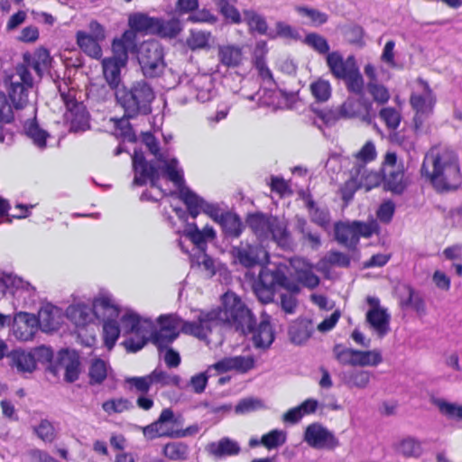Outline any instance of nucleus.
Masks as SVG:
<instances>
[{"instance_id": "nucleus-1", "label": "nucleus", "mask_w": 462, "mask_h": 462, "mask_svg": "<svg viewBox=\"0 0 462 462\" xmlns=\"http://www.w3.org/2000/svg\"><path fill=\"white\" fill-rule=\"evenodd\" d=\"M420 171L439 193L457 190L462 183L458 158L448 148H431L424 157Z\"/></svg>"}, {"instance_id": "nucleus-2", "label": "nucleus", "mask_w": 462, "mask_h": 462, "mask_svg": "<svg viewBox=\"0 0 462 462\" xmlns=\"http://www.w3.org/2000/svg\"><path fill=\"white\" fill-rule=\"evenodd\" d=\"M200 321L204 323L198 336L208 337L214 327L226 324L236 331L246 335V329H252L255 317L245 302L234 292H226L222 298V306L208 311L200 310Z\"/></svg>"}, {"instance_id": "nucleus-3", "label": "nucleus", "mask_w": 462, "mask_h": 462, "mask_svg": "<svg viewBox=\"0 0 462 462\" xmlns=\"http://www.w3.org/2000/svg\"><path fill=\"white\" fill-rule=\"evenodd\" d=\"M116 104L124 110L125 117L136 118L152 113V103L155 98L152 87L143 79L128 86L122 85L115 92Z\"/></svg>"}, {"instance_id": "nucleus-4", "label": "nucleus", "mask_w": 462, "mask_h": 462, "mask_svg": "<svg viewBox=\"0 0 462 462\" xmlns=\"http://www.w3.org/2000/svg\"><path fill=\"white\" fill-rule=\"evenodd\" d=\"M245 223L261 241H273L282 248H289L292 240L287 224L276 216L263 212L249 213Z\"/></svg>"}, {"instance_id": "nucleus-5", "label": "nucleus", "mask_w": 462, "mask_h": 462, "mask_svg": "<svg viewBox=\"0 0 462 462\" xmlns=\"http://www.w3.org/2000/svg\"><path fill=\"white\" fill-rule=\"evenodd\" d=\"M5 85L8 97L15 109H22L29 103V90L32 88L33 79L24 66H16L15 73L5 78Z\"/></svg>"}, {"instance_id": "nucleus-6", "label": "nucleus", "mask_w": 462, "mask_h": 462, "mask_svg": "<svg viewBox=\"0 0 462 462\" xmlns=\"http://www.w3.org/2000/svg\"><path fill=\"white\" fill-rule=\"evenodd\" d=\"M163 49L157 41L143 42L138 49V62L145 78L160 77L165 69Z\"/></svg>"}, {"instance_id": "nucleus-7", "label": "nucleus", "mask_w": 462, "mask_h": 462, "mask_svg": "<svg viewBox=\"0 0 462 462\" xmlns=\"http://www.w3.org/2000/svg\"><path fill=\"white\" fill-rule=\"evenodd\" d=\"M176 421L173 411L170 408L163 409L159 418L152 423L143 427V436L149 439L157 438H172L179 439L188 436L186 430H174L172 424Z\"/></svg>"}, {"instance_id": "nucleus-8", "label": "nucleus", "mask_w": 462, "mask_h": 462, "mask_svg": "<svg viewBox=\"0 0 462 462\" xmlns=\"http://www.w3.org/2000/svg\"><path fill=\"white\" fill-rule=\"evenodd\" d=\"M132 161L134 172L132 185L143 186L150 182L152 187L157 188L161 175L160 169L156 163L153 161L148 162L140 149H134Z\"/></svg>"}, {"instance_id": "nucleus-9", "label": "nucleus", "mask_w": 462, "mask_h": 462, "mask_svg": "<svg viewBox=\"0 0 462 462\" xmlns=\"http://www.w3.org/2000/svg\"><path fill=\"white\" fill-rule=\"evenodd\" d=\"M340 106L344 119L359 118L362 122L370 125L376 117L373 102L365 96L347 97Z\"/></svg>"}, {"instance_id": "nucleus-10", "label": "nucleus", "mask_w": 462, "mask_h": 462, "mask_svg": "<svg viewBox=\"0 0 462 462\" xmlns=\"http://www.w3.org/2000/svg\"><path fill=\"white\" fill-rule=\"evenodd\" d=\"M303 439L310 447L317 449H334L339 445L334 433L318 422L306 428Z\"/></svg>"}, {"instance_id": "nucleus-11", "label": "nucleus", "mask_w": 462, "mask_h": 462, "mask_svg": "<svg viewBox=\"0 0 462 462\" xmlns=\"http://www.w3.org/2000/svg\"><path fill=\"white\" fill-rule=\"evenodd\" d=\"M157 321L161 328L168 331H179L178 329L180 328V332L184 334L193 336L201 340L207 338V337L196 335V330H200L202 325H204V323L200 321V313L198 315L197 320L195 321H186L175 313L161 315Z\"/></svg>"}, {"instance_id": "nucleus-12", "label": "nucleus", "mask_w": 462, "mask_h": 462, "mask_svg": "<svg viewBox=\"0 0 462 462\" xmlns=\"http://www.w3.org/2000/svg\"><path fill=\"white\" fill-rule=\"evenodd\" d=\"M246 334H252V341L255 348L263 350L271 346L275 337L269 316H263L258 325L255 322L252 329H246Z\"/></svg>"}, {"instance_id": "nucleus-13", "label": "nucleus", "mask_w": 462, "mask_h": 462, "mask_svg": "<svg viewBox=\"0 0 462 462\" xmlns=\"http://www.w3.org/2000/svg\"><path fill=\"white\" fill-rule=\"evenodd\" d=\"M65 106V117L71 132H83L89 128V115L82 102L75 100Z\"/></svg>"}, {"instance_id": "nucleus-14", "label": "nucleus", "mask_w": 462, "mask_h": 462, "mask_svg": "<svg viewBox=\"0 0 462 462\" xmlns=\"http://www.w3.org/2000/svg\"><path fill=\"white\" fill-rule=\"evenodd\" d=\"M119 327L124 336L148 334L152 322L148 319H143L137 313L127 310L120 317Z\"/></svg>"}, {"instance_id": "nucleus-15", "label": "nucleus", "mask_w": 462, "mask_h": 462, "mask_svg": "<svg viewBox=\"0 0 462 462\" xmlns=\"http://www.w3.org/2000/svg\"><path fill=\"white\" fill-rule=\"evenodd\" d=\"M136 50V35L134 32L125 31L121 37L116 38L112 42L113 56L112 60H117L121 64H126L128 53Z\"/></svg>"}, {"instance_id": "nucleus-16", "label": "nucleus", "mask_w": 462, "mask_h": 462, "mask_svg": "<svg viewBox=\"0 0 462 462\" xmlns=\"http://www.w3.org/2000/svg\"><path fill=\"white\" fill-rule=\"evenodd\" d=\"M327 65L332 75L342 80L358 67L354 56H349L346 60H344L343 56L337 51L327 55Z\"/></svg>"}, {"instance_id": "nucleus-17", "label": "nucleus", "mask_w": 462, "mask_h": 462, "mask_svg": "<svg viewBox=\"0 0 462 462\" xmlns=\"http://www.w3.org/2000/svg\"><path fill=\"white\" fill-rule=\"evenodd\" d=\"M189 88L197 100L204 103L211 100L217 94L214 79L209 74H197L189 81Z\"/></svg>"}, {"instance_id": "nucleus-18", "label": "nucleus", "mask_w": 462, "mask_h": 462, "mask_svg": "<svg viewBox=\"0 0 462 462\" xmlns=\"http://www.w3.org/2000/svg\"><path fill=\"white\" fill-rule=\"evenodd\" d=\"M314 331L315 328L311 319L299 318L290 325L288 336L292 344L301 346L306 344Z\"/></svg>"}, {"instance_id": "nucleus-19", "label": "nucleus", "mask_w": 462, "mask_h": 462, "mask_svg": "<svg viewBox=\"0 0 462 462\" xmlns=\"http://www.w3.org/2000/svg\"><path fill=\"white\" fill-rule=\"evenodd\" d=\"M206 451L214 458L222 459L237 456L241 452V447L236 440L224 437L217 441L208 443Z\"/></svg>"}, {"instance_id": "nucleus-20", "label": "nucleus", "mask_w": 462, "mask_h": 462, "mask_svg": "<svg viewBox=\"0 0 462 462\" xmlns=\"http://www.w3.org/2000/svg\"><path fill=\"white\" fill-rule=\"evenodd\" d=\"M263 249L257 245L241 242L239 245L232 248L234 258L245 267H253L259 263L260 254Z\"/></svg>"}, {"instance_id": "nucleus-21", "label": "nucleus", "mask_w": 462, "mask_h": 462, "mask_svg": "<svg viewBox=\"0 0 462 462\" xmlns=\"http://www.w3.org/2000/svg\"><path fill=\"white\" fill-rule=\"evenodd\" d=\"M219 63L227 69H236L243 64V48L236 44H222L217 47Z\"/></svg>"}, {"instance_id": "nucleus-22", "label": "nucleus", "mask_w": 462, "mask_h": 462, "mask_svg": "<svg viewBox=\"0 0 462 462\" xmlns=\"http://www.w3.org/2000/svg\"><path fill=\"white\" fill-rule=\"evenodd\" d=\"M335 239L350 251H355L359 243L354 223L337 222L335 224Z\"/></svg>"}, {"instance_id": "nucleus-23", "label": "nucleus", "mask_w": 462, "mask_h": 462, "mask_svg": "<svg viewBox=\"0 0 462 462\" xmlns=\"http://www.w3.org/2000/svg\"><path fill=\"white\" fill-rule=\"evenodd\" d=\"M7 357L9 359V365L19 374H31L36 369L35 360L31 352L14 349L7 355Z\"/></svg>"}, {"instance_id": "nucleus-24", "label": "nucleus", "mask_w": 462, "mask_h": 462, "mask_svg": "<svg viewBox=\"0 0 462 462\" xmlns=\"http://www.w3.org/2000/svg\"><path fill=\"white\" fill-rule=\"evenodd\" d=\"M372 373L357 368H348L339 374L340 381L348 388L365 389L368 386Z\"/></svg>"}, {"instance_id": "nucleus-25", "label": "nucleus", "mask_w": 462, "mask_h": 462, "mask_svg": "<svg viewBox=\"0 0 462 462\" xmlns=\"http://www.w3.org/2000/svg\"><path fill=\"white\" fill-rule=\"evenodd\" d=\"M383 187L394 194H402L406 188L403 165L399 168H383Z\"/></svg>"}, {"instance_id": "nucleus-26", "label": "nucleus", "mask_w": 462, "mask_h": 462, "mask_svg": "<svg viewBox=\"0 0 462 462\" xmlns=\"http://www.w3.org/2000/svg\"><path fill=\"white\" fill-rule=\"evenodd\" d=\"M419 82L423 86V94H412L410 98L411 107L420 113H432L435 105V97L429 84L420 79Z\"/></svg>"}, {"instance_id": "nucleus-27", "label": "nucleus", "mask_w": 462, "mask_h": 462, "mask_svg": "<svg viewBox=\"0 0 462 462\" xmlns=\"http://www.w3.org/2000/svg\"><path fill=\"white\" fill-rule=\"evenodd\" d=\"M93 314L103 321L116 320L120 315V310L111 298L103 296L93 301Z\"/></svg>"}, {"instance_id": "nucleus-28", "label": "nucleus", "mask_w": 462, "mask_h": 462, "mask_svg": "<svg viewBox=\"0 0 462 462\" xmlns=\"http://www.w3.org/2000/svg\"><path fill=\"white\" fill-rule=\"evenodd\" d=\"M390 319L386 310H369L365 316L366 322L379 337L390 331Z\"/></svg>"}, {"instance_id": "nucleus-29", "label": "nucleus", "mask_w": 462, "mask_h": 462, "mask_svg": "<svg viewBox=\"0 0 462 462\" xmlns=\"http://www.w3.org/2000/svg\"><path fill=\"white\" fill-rule=\"evenodd\" d=\"M157 17H152L144 13H134L128 17V25L131 32L144 34H154Z\"/></svg>"}, {"instance_id": "nucleus-30", "label": "nucleus", "mask_w": 462, "mask_h": 462, "mask_svg": "<svg viewBox=\"0 0 462 462\" xmlns=\"http://www.w3.org/2000/svg\"><path fill=\"white\" fill-rule=\"evenodd\" d=\"M222 231L227 238H237L244 230V225L240 217L236 213L226 212L220 214L218 220Z\"/></svg>"}, {"instance_id": "nucleus-31", "label": "nucleus", "mask_w": 462, "mask_h": 462, "mask_svg": "<svg viewBox=\"0 0 462 462\" xmlns=\"http://www.w3.org/2000/svg\"><path fill=\"white\" fill-rule=\"evenodd\" d=\"M178 198L185 204L189 216L196 218L201 212L204 199L188 186L178 190Z\"/></svg>"}, {"instance_id": "nucleus-32", "label": "nucleus", "mask_w": 462, "mask_h": 462, "mask_svg": "<svg viewBox=\"0 0 462 462\" xmlns=\"http://www.w3.org/2000/svg\"><path fill=\"white\" fill-rule=\"evenodd\" d=\"M375 157L376 151L374 143L372 141L366 142L361 150L356 154V158L358 162L351 170L352 178H357L359 176L363 178L365 173V168L364 164L374 161Z\"/></svg>"}, {"instance_id": "nucleus-33", "label": "nucleus", "mask_w": 462, "mask_h": 462, "mask_svg": "<svg viewBox=\"0 0 462 462\" xmlns=\"http://www.w3.org/2000/svg\"><path fill=\"white\" fill-rule=\"evenodd\" d=\"M76 41L79 49L88 56L93 59H100L102 57V48L100 42L88 36L86 31H78L76 32Z\"/></svg>"}, {"instance_id": "nucleus-34", "label": "nucleus", "mask_w": 462, "mask_h": 462, "mask_svg": "<svg viewBox=\"0 0 462 462\" xmlns=\"http://www.w3.org/2000/svg\"><path fill=\"white\" fill-rule=\"evenodd\" d=\"M59 310L53 307L42 308L38 313V323L44 332L59 329L60 324Z\"/></svg>"}, {"instance_id": "nucleus-35", "label": "nucleus", "mask_w": 462, "mask_h": 462, "mask_svg": "<svg viewBox=\"0 0 462 462\" xmlns=\"http://www.w3.org/2000/svg\"><path fill=\"white\" fill-rule=\"evenodd\" d=\"M103 73L104 77L112 89L116 91V88H121V69L126 64H121L116 60L110 58L103 60Z\"/></svg>"}, {"instance_id": "nucleus-36", "label": "nucleus", "mask_w": 462, "mask_h": 462, "mask_svg": "<svg viewBox=\"0 0 462 462\" xmlns=\"http://www.w3.org/2000/svg\"><path fill=\"white\" fill-rule=\"evenodd\" d=\"M162 171L171 180L178 190L184 188L186 185L184 180L183 170L179 166V161L177 158H171L170 160H166L164 157Z\"/></svg>"}, {"instance_id": "nucleus-37", "label": "nucleus", "mask_w": 462, "mask_h": 462, "mask_svg": "<svg viewBox=\"0 0 462 462\" xmlns=\"http://www.w3.org/2000/svg\"><path fill=\"white\" fill-rule=\"evenodd\" d=\"M93 307L86 304L70 305L66 310L67 317L77 326L83 327L91 320Z\"/></svg>"}, {"instance_id": "nucleus-38", "label": "nucleus", "mask_w": 462, "mask_h": 462, "mask_svg": "<svg viewBox=\"0 0 462 462\" xmlns=\"http://www.w3.org/2000/svg\"><path fill=\"white\" fill-rule=\"evenodd\" d=\"M284 281L285 273L282 270L279 268L274 270L263 268L261 270L258 281L255 283H258V286H265L276 290L277 287H280L281 282Z\"/></svg>"}, {"instance_id": "nucleus-39", "label": "nucleus", "mask_w": 462, "mask_h": 462, "mask_svg": "<svg viewBox=\"0 0 462 462\" xmlns=\"http://www.w3.org/2000/svg\"><path fill=\"white\" fill-rule=\"evenodd\" d=\"M243 14L244 21L251 31L261 35H266L269 38L270 30L264 16L254 10H245Z\"/></svg>"}, {"instance_id": "nucleus-40", "label": "nucleus", "mask_w": 462, "mask_h": 462, "mask_svg": "<svg viewBox=\"0 0 462 462\" xmlns=\"http://www.w3.org/2000/svg\"><path fill=\"white\" fill-rule=\"evenodd\" d=\"M154 34L163 38H175L182 30L180 22L172 18L165 21L157 17Z\"/></svg>"}, {"instance_id": "nucleus-41", "label": "nucleus", "mask_w": 462, "mask_h": 462, "mask_svg": "<svg viewBox=\"0 0 462 462\" xmlns=\"http://www.w3.org/2000/svg\"><path fill=\"white\" fill-rule=\"evenodd\" d=\"M26 135L32 139L34 145L42 150L46 147V140L49 137L48 132L42 129L35 120L27 121L24 125Z\"/></svg>"}, {"instance_id": "nucleus-42", "label": "nucleus", "mask_w": 462, "mask_h": 462, "mask_svg": "<svg viewBox=\"0 0 462 462\" xmlns=\"http://www.w3.org/2000/svg\"><path fill=\"white\" fill-rule=\"evenodd\" d=\"M180 331H168L162 328L151 334L149 340L160 350L170 348V345L178 338Z\"/></svg>"}, {"instance_id": "nucleus-43", "label": "nucleus", "mask_w": 462, "mask_h": 462, "mask_svg": "<svg viewBox=\"0 0 462 462\" xmlns=\"http://www.w3.org/2000/svg\"><path fill=\"white\" fill-rule=\"evenodd\" d=\"M107 364L104 360L93 359L88 369L89 383L91 385L101 384L107 377Z\"/></svg>"}, {"instance_id": "nucleus-44", "label": "nucleus", "mask_w": 462, "mask_h": 462, "mask_svg": "<svg viewBox=\"0 0 462 462\" xmlns=\"http://www.w3.org/2000/svg\"><path fill=\"white\" fill-rule=\"evenodd\" d=\"M270 39L282 38L293 41H299L301 36L295 27L290 25L283 21H278L275 23V29L270 30Z\"/></svg>"}, {"instance_id": "nucleus-45", "label": "nucleus", "mask_w": 462, "mask_h": 462, "mask_svg": "<svg viewBox=\"0 0 462 462\" xmlns=\"http://www.w3.org/2000/svg\"><path fill=\"white\" fill-rule=\"evenodd\" d=\"M355 366H376L383 362V356L379 350L362 351L356 350Z\"/></svg>"}, {"instance_id": "nucleus-46", "label": "nucleus", "mask_w": 462, "mask_h": 462, "mask_svg": "<svg viewBox=\"0 0 462 462\" xmlns=\"http://www.w3.org/2000/svg\"><path fill=\"white\" fill-rule=\"evenodd\" d=\"M235 4L236 0H216L220 14L228 22L238 24L242 22V17Z\"/></svg>"}, {"instance_id": "nucleus-47", "label": "nucleus", "mask_w": 462, "mask_h": 462, "mask_svg": "<svg viewBox=\"0 0 462 462\" xmlns=\"http://www.w3.org/2000/svg\"><path fill=\"white\" fill-rule=\"evenodd\" d=\"M162 453L171 460L184 461L189 457V447L183 442H170L163 447Z\"/></svg>"}, {"instance_id": "nucleus-48", "label": "nucleus", "mask_w": 462, "mask_h": 462, "mask_svg": "<svg viewBox=\"0 0 462 462\" xmlns=\"http://www.w3.org/2000/svg\"><path fill=\"white\" fill-rule=\"evenodd\" d=\"M346 88L349 93L356 96H365V81L359 70L356 68L344 80Z\"/></svg>"}, {"instance_id": "nucleus-49", "label": "nucleus", "mask_w": 462, "mask_h": 462, "mask_svg": "<svg viewBox=\"0 0 462 462\" xmlns=\"http://www.w3.org/2000/svg\"><path fill=\"white\" fill-rule=\"evenodd\" d=\"M365 88L373 98L372 102H375L377 105L383 106L390 100L391 95L388 88L379 81L376 83L367 82Z\"/></svg>"}, {"instance_id": "nucleus-50", "label": "nucleus", "mask_w": 462, "mask_h": 462, "mask_svg": "<svg viewBox=\"0 0 462 462\" xmlns=\"http://www.w3.org/2000/svg\"><path fill=\"white\" fill-rule=\"evenodd\" d=\"M287 439V435L284 430H273L261 438L262 445L269 450L275 449L282 446Z\"/></svg>"}, {"instance_id": "nucleus-51", "label": "nucleus", "mask_w": 462, "mask_h": 462, "mask_svg": "<svg viewBox=\"0 0 462 462\" xmlns=\"http://www.w3.org/2000/svg\"><path fill=\"white\" fill-rule=\"evenodd\" d=\"M211 32L199 30H190L187 44L191 50L206 49L209 47Z\"/></svg>"}, {"instance_id": "nucleus-52", "label": "nucleus", "mask_w": 462, "mask_h": 462, "mask_svg": "<svg viewBox=\"0 0 462 462\" xmlns=\"http://www.w3.org/2000/svg\"><path fill=\"white\" fill-rule=\"evenodd\" d=\"M104 343L108 349H112L121 333L116 320L103 321Z\"/></svg>"}, {"instance_id": "nucleus-53", "label": "nucleus", "mask_w": 462, "mask_h": 462, "mask_svg": "<svg viewBox=\"0 0 462 462\" xmlns=\"http://www.w3.org/2000/svg\"><path fill=\"white\" fill-rule=\"evenodd\" d=\"M33 432L46 443L53 442L57 437L53 424L47 419L41 420L39 425L33 427Z\"/></svg>"}, {"instance_id": "nucleus-54", "label": "nucleus", "mask_w": 462, "mask_h": 462, "mask_svg": "<svg viewBox=\"0 0 462 462\" xmlns=\"http://www.w3.org/2000/svg\"><path fill=\"white\" fill-rule=\"evenodd\" d=\"M103 410L108 414L121 413L134 408L133 402L126 398L110 399L103 402Z\"/></svg>"}, {"instance_id": "nucleus-55", "label": "nucleus", "mask_w": 462, "mask_h": 462, "mask_svg": "<svg viewBox=\"0 0 462 462\" xmlns=\"http://www.w3.org/2000/svg\"><path fill=\"white\" fill-rule=\"evenodd\" d=\"M310 91L315 99L319 102H326L331 97L330 83L322 79L311 83Z\"/></svg>"}, {"instance_id": "nucleus-56", "label": "nucleus", "mask_w": 462, "mask_h": 462, "mask_svg": "<svg viewBox=\"0 0 462 462\" xmlns=\"http://www.w3.org/2000/svg\"><path fill=\"white\" fill-rule=\"evenodd\" d=\"M356 349L345 347L341 344H337L333 347V354L337 362L343 365L355 366Z\"/></svg>"}, {"instance_id": "nucleus-57", "label": "nucleus", "mask_w": 462, "mask_h": 462, "mask_svg": "<svg viewBox=\"0 0 462 462\" xmlns=\"http://www.w3.org/2000/svg\"><path fill=\"white\" fill-rule=\"evenodd\" d=\"M378 116L385 125L392 130L397 129L402 120L401 113L396 108L390 106L382 108Z\"/></svg>"}, {"instance_id": "nucleus-58", "label": "nucleus", "mask_w": 462, "mask_h": 462, "mask_svg": "<svg viewBox=\"0 0 462 462\" xmlns=\"http://www.w3.org/2000/svg\"><path fill=\"white\" fill-rule=\"evenodd\" d=\"M303 42L312 48L314 51L319 52V54H328L329 51V44L328 41L321 35L316 32L308 33Z\"/></svg>"}, {"instance_id": "nucleus-59", "label": "nucleus", "mask_w": 462, "mask_h": 462, "mask_svg": "<svg viewBox=\"0 0 462 462\" xmlns=\"http://www.w3.org/2000/svg\"><path fill=\"white\" fill-rule=\"evenodd\" d=\"M433 403L448 418L462 420V405L448 402L442 399H436Z\"/></svg>"}, {"instance_id": "nucleus-60", "label": "nucleus", "mask_w": 462, "mask_h": 462, "mask_svg": "<svg viewBox=\"0 0 462 462\" xmlns=\"http://www.w3.org/2000/svg\"><path fill=\"white\" fill-rule=\"evenodd\" d=\"M295 10L300 15L310 18L312 24L315 26L322 25L326 23L328 20V16L327 14L322 13L315 8L298 5L295 7Z\"/></svg>"}, {"instance_id": "nucleus-61", "label": "nucleus", "mask_w": 462, "mask_h": 462, "mask_svg": "<svg viewBox=\"0 0 462 462\" xmlns=\"http://www.w3.org/2000/svg\"><path fill=\"white\" fill-rule=\"evenodd\" d=\"M152 383H158L162 385L180 386L181 378L177 374H169L167 372L154 369L151 374Z\"/></svg>"}, {"instance_id": "nucleus-62", "label": "nucleus", "mask_w": 462, "mask_h": 462, "mask_svg": "<svg viewBox=\"0 0 462 462\" xmlns=\"http://www.w3.org/2000/svg\"><path fill=\"white\" fill-rule=\"evenodd\" d=\"M399 452L405 457H420L422 453L420 443L413 438L404 439L399 445Z\"/></svg>"}, {"instance_id": "nucleus-63", "label": "nucleus", "mask_w": 462, "mask_h": 462, "mask_svg": "<svg viewBox=\"0 0 462 462\" xmlns=\"http://www.w3.org/2000/svg\"><path fill=\"white\" fill-rule=\"evenodd\" d=\"M148 334L133 335L126 337L121 345L128 353H136L141 350L149 341Z\"/></svg>"}, {"instance_id": "nucleus-64", "label": "nucleus", "mask_w": 462, "mask_h": 462, "mask_svg": "<svg viewBox=\"0 0 462 462\" xmlns=\"http://www.w3.org/2000/svg\"><path fill=\"white\" fill-rule=\"evenodd\" d=\"M125 383L130 385L131 389L134 388L136 392H139L142 394L147 393L153 383L151 374L140 377H127L125 379Z\"/></svg>"}]
</instances>
